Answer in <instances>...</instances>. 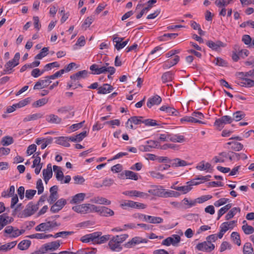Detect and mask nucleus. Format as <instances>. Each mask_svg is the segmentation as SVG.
Returning a JSON list of instances; mask_svg holds the SVG:
<instances>
[{
  "label": "nucleus",
  "instance_id": "1",
  "mask_svg": "<svg viewBox=\"0 0 254 254\" xmlns=\"http://www.w3.org/2000/svg\"><path fill=\"white\" fill-rule=\"evenodd\" d=\"M95 208V205L93 204L84 203L74 206L72 207V209L76 212L85 214L94 212Z\"/></svg>",
  "mask_w": 254,
  "mask_h": 254
},
{
  "label": "nucleus",
  "instance_id": "2",
  "mask_svg": "<svg viewBox=\"0 0 254 254\" xmlns=\"http://www.w3.org/2000/svg\"><path fill=\"white\" fill-rule=\"evenodd\" d=\"M121 206L124 209H126V207H130L132 208L143 209L146 207V205L144 203L135 202L132 200H127L123 201L121 203Z\"/></svg>",
  "mask_w": 254,
  "mask_h": 254
},
{
  "label": "nucleus",
  "instance_id": "3",
  "mask_svg": "<svg viewBox=\"0 0 254 254\" xmlns=\"http://www.w3.org/2000/svg\"><path fill=\"white\" fill-rule=\"evenodd\" d=\"M60 243L58 241L48 243L42 246V253H45L47 251H54L60 247Z\"/></svg>",
  "mask_w": 254,
  "mask_h": 254
},
{
  "label": "nucleus",
  "instance_id": "4",
  "mask_svg": "<svg viewBox=\"0 0 254 254\" xmlns=\"http://www.w3.org/2000/svg\"><path fill=\"white\" fill-rule=\"evenodd\" d=\"M214 248V245L212 243H209L207 240L206 241L198 243L196 246V249L198 250L206 252H210Z\"/></svg>",
  "mask_w": 254,
  "mask_h": 254
},
{
  "label": "nucleus",
  "instance_id": "5",
  "mask_svg": "<svg viewBox=\"0 0 254 254\" xmlns=\"http://www.w3.org/2000/svg\"><path fill=\"white\" fill-rule=\"evenodd\" d=\"M94 212H98L100 215L105 217L112 216L114 215V212L112 209L105 206H95Z\"/></svg>",
  "mask_w": 254,
  "mask_h": 254
},
{
  "label": "nucleus",
  "instance_id": "6",
  "mask_svg": "<svg viewBox=\"0 0 254 254\" xmlns=\"http://www.w3.org/2000/svg\"><path fill=\"white\" fill-rule=\"evenodd\" d=\"M181 238L178 235H173L172 237H168L162 242L163 245L167 246L172 244L173 246H176L180 242Z\"/></svg>",
  "mask_w": 254,
  "mask_h": 254
},
{
  "label": "nucleus",
  "instance_id": "7",
  "mask_svg": "<svg viewBox=\"0 0 254 254\" xmlns=\"http://www.w3.org/2000/svg\"><path fill=\"white\" fill-rule=\"evenodd\" d=\"M233 121L232 118L229 116H224L221 118L217 119L214 123V125L216 127L222 128L224 124H230Z\"/></svg>",
  "mask_w": 254,
  "mask_h": 254
},
{
  "label": "nucleus",
  "instance_id": "8",
  "mask_svg": "<svg viewBox=\"0 0 254 254\" xmlns=\"http://www.w3.org/2000/svg\"><path fill=\"white\" fill-rule=\"evenodd\" d=\"M38 208V204H34L32 202L29 203L23 211L24 216L28 217L33 215Z\"/></svg>",
  "mask_w": 254,
  "mask_h": 254
},
{
  "label": "nucleus",
  "instance_id": "9",
  "mask_svg": "<svg viewBox=\"0 0 254 254\" xmlns=\"http://www.w3.org/2000/svg\"><path fill=\"white\" fill-rule=\"evenodd\" d=\"M147 241L148 240L145 239H143L139 237H135L133 238L131 241L126 243L125 247L126 248H131L140 243H146Z\"/></svg>",
  "mask_w": 254,
  "mask_h": 254
},
{
  "label": "nucleus",
  "instance_id": "10",
  "mask_svg": "<svg viewBox=\"0 0 254 254\" xmlns=\"http://www.w3.org/2000/svg\"><path fill=\"white\" fill-rule=\"evenodd\" d=\"M108 245L110 249L113 251L120 252L122 250V247L114 237L109 241Z\"/></svg>",
  "mask_w": 254,
  "mask_h": 254
},
{
  "label": "nucleus",
  "instance_id": "11",
  "mask_svg": "<svg viewBox=\"0 0 254 254\" xmlns=\"http://www.w3.org/2000/svg\"><path fill=\"white\" fill-rule=\"evenodd\" d=\"M161 101V98L159 96L155 95L148 99L147 102V106L150 108L153 105L160 104Z\"/></svg>",
  "mask_w": 254,
  "mask_h": 254
},
{
  "label": "nucleus",
  "instance_id": "12",
  "mask_svg": "<svg viewBox=\"0 0 254 254\" xmlns=\"http://www.w3.org/2000/svg\"><path fill=\"white\" fill-rule=\"evenodd\" d=\"M90 69L93 74H100L106 72L105 66L100 67L99 65L93 64L90 66Z\"/></svg>",
  "mask_w": 254,
  "mask_h": 254
},
{
  "label": "nucleus",
  "instance_id": "13",
  "mask_svg": "<svg viewBox=\"0 0 254 254\" xmlns=\"http://www.w3.org/2000/svg\"><path fill=\"white\" fill-rule=\"evenodd\" d=\"M53 170L55 172L56 178L58 181H60L61 184H63V179L64 178V173L62 171L61 167L54 165Z\"/></svg>",
  "mask_w": 254,
  "mask_h": 254
},
{
  "label": "nucleus",
  "instance_id": "14",
  "mask_svg": "<svg viewBox=\"0 0 254 254\" xmlns=\"http://www.w3.org/2000/svg\"><path fill=\"white\" fill-rule=\"evenodd\" d=\"M206 44L210 48L215 51L218 50L221 47L225 46V45L220 41H217L216 42H214L212 41H208Z\"/></svg>",
  "mask_w": 254,
  "mask_h": 254
},
{
  "label": "nucleus",
  "instance_id": "15",
  "mask_svg": "<svg viewBox=\"0 0 254 254\" xmlns=\"http://www.w3.org/2000/svg\"><path fill=\"white\" fill-rule=\"evenodd\" d=\"M50 79L47 78L44 80H41L36 83L34 86V89H40L47 87L51 83Z\"/></svg>",
  "mask_w": 254,
  "mask_h": 254
},
{
  "label": "nucleus",
  "instance_id": "16",
  "mask_svg": "<svg viewBox=\"0 0 254 254\" xmlns=\"http://www.w3.org/2000/svg\"><path fill=\"white\" fill-rule=\"evenodd\" d=\"M55 142L58 144L63 145L65 147H69L70 144L68 143V141L70 140L69 137L66 136H60L59 137L55 138Z\"/></svg>",
  "mask_w": 254,
  "mask_h": 254
},
{
  "label": "nucleus",
  "instance_id": "17",
  "mask_svg": "<svg viewBox=\"0 0 254 254\" xmlns=\"http://www.w3.org/2000/svg\"><path fill=\"white\" fill-rule=\"evenodd\" d=\"M156 2V0H149L147 2V6L143 8L141 11L140 12V13L136 15V18L139 19L140 18L145 12L149 10L152 7L153 4L155 3Z\"/></svg>",
  "mask_w": 254,
  "mask_h": 254
},
{
  "label": "nucleus",
  "instance_id": "18",
  "mask_svg": "<svg viewBox=\"0 0 254 254\" xmlns=\"http://www.w3.org/2000/svg\"><path fill=\"white\" fill-rule=\"evenodd\" d=\"M46 120L49 123L60 124L62 123V120L58 116L54 114H51L46 117Z\"/></svg>",
  "mask_w": 254,
  "mask_h": 254
},
{
  "label": "nucleus",
  "instance_id": "19",
  "mask_svg": "<svg viewBox=\"0 0 254 254\" xmlns=\"http://www.w3.org/2000/svg\"><path fill=\"white\" fill-rule=\"evenodd\" d=\"M88 72L86 70H81L75 74L70 76V79L74 80H79L81 78H84L88 76Z\"/></svg>",
  "mask_w": 254,
  "mask_h": 254
},
{
  "label": "nucleus",
  "instance_id": "20",
  "mask_svg": "<svg viewBox=\"0 0 254 254\" xmlns=\"http://www.w3.org/2000/svg\"><path fill=\"white\" fill-rule=\"evenodd\" d=\"M85 193H79L72 196V199L70 201L71 204L79 203L83 201L85 197Z\"/></svg>",
  "mask_w": 254,
  "mask_h": 254
},
{
  "label": "nucleus",
  "instance_id": "21",
  "mask_svg": "<svg viewBox=\"0 0 254 254\" xmlns=\"http://www.w3.org/2000/svg\"><path fill=\"white\" fill-rule=\"evenodd\" d=\"M113 87L110 84L105 83L102 86H101L98 88V93L105 94L108 93H110L113 90Z\"/></svg>",
  "mask_w": 254,
  "mask_h": 254
},
{
  "label": "nucleus",
  "instance_id": "22",
  "mask_svg": "<svg viewBox=\"0 0 254 254\" xmlns=\"http://www.w3.org/2000/svg\"><path fill=\"white\" fill-rule=\"evenodd\" d=\"M160 110L162 111H165L170 115H174L175 116H178L179 112L173 107L167 106H162L160 107Z\"/></svg>",
  "mask_w": 254,
  "mask_h": 254
},
{
  "label": "nucleus",
  "instance_id": "23",
  "mask_svg": "<svg viewBox=\"0 0 254 254\" xmlns=\"http://www.w3.org/2000/svg\"><path fill=\"white\" fill-rule=\"evenodd\" d=\"M144 221L153 224H159L163 222V219L160 217H155L150 215L144 216Z\"/></svg>",
  "mask_w": 254,
  "mask_h": 254
},
{
  "label": "nucleus",
  "instance_id": "24",
  "mask_svg": "<svg viewBox=\"0 0 254 254\" xmlns=\"http://www.w3.org/2000/svg\"><path fill=\"white\" fill-rule=\"evenodd\" d=\"M87 131L84 130L75 136L69 137V139L72 142H80L83 139V138L85 137H86L87 135Z\"/></svg>",
  "mask_w": 254,
  "mask_h": 254
},
{
  "label": "nucleus",
  "instance_id": "25",
  "mask_svg": "<svg viewBox=\"0 0 254 254\" xmlns=\"http://www.w3.org/2000/svg\"><path fill=\"white\" fill-rule=\"evenodd\" d=\"M149 192L153 194H157L158 195L161 197H167L170 196H178L180 195V193L174 190H170L169 191H162L159 194H158V193H153V191L152 190H150Z\"/></svg>",
  "mask_w": 254,
  "mask_h": 254
},
{
  "label": "nucleus",
  "instance_id": "26",
  "mask_svg": "<svg viewBox=\"0 0 254 254\" xmlns=\"http://www.w3.org/2000/svg\"><path fill=\"white\" fill-rule=\"evenodd\" d=\"M35 229L36 231H50L49 221L46 220L45 222L40 224L35 228Z\"/></svg>",
  "mask_w": 254,
  "mask_h": 254
},
{
  "label": "nucleus",
  "instance_id": "27",
  "mask_svg": "<svg viewBox=\"0 0 254 254\" xmlns=\"http://www.w3.org/2000/svg\"><path fill=\"white\" fill-rule=\"evenodd\" d=\"M168 138L169 140L173 142H183L185 140V136L179 134L168 135Z\"/></svg>",
  "mask_w": 254,
  "mask_h": 254
},
{
  "label": "nucleus",
  "instance_id": "28",
  "mask_svg": "<svg viewBox=\"0 0 254 254\" xmlns=\"http://www.w3.org/2000/svg\"><path fill=\"white\" fill-rule=\"evenodd\" d=\"M169 163L171 164L173 167H179V166H185L188 165L187 162L185 161L181 160L179 158H176L169 160Z\"/></svg>",
  "mask_w": 254,
  "mask_h": 254
},
{
  "label": "nucleus",
  "instance_id": "29",
  "mask_svg": "<svg viewBox=\"0 0 254 254\" xmlns=\"http://www.w3.org/2000/svg\"><path fill=\"white\" fill-rule=\"evenodd\" d=\"M180 60V57L178 56H175L174 59L172 61H167L163 64V68L164 69L169 68L172 66L176 64Z\"/></svg>",
  "mask_w": 254,
  "mask_h": 254
},
{
  "label": "nucleus",
  "instance_id": "30",
  "mask_svg": "<svg viewBox=\"0 0 254 254\" xmlns=\"http://www.w3.org/2000/svg\"><path fill=\"white\" fill-rule=\"evenodd\" d=\"M211 198L212 196L210 195H202L201 197H198L193 200V201L190 203V205H195L196 203H201L211 199Z\"/></svg>",
  "mask_w": 254,
  "mask_h": 254
},
{
  "label": "nucleus",
  "instance_id": "31",
  "mask_svg": "<svg viewBox=\"0 0 254 254\" xmlns=\"http://www.w3.org/2000/svg\"><path fill=\"white\" fill-rule=\"evenodd\" d=\"M228 145H231V148L235 151H239L243 148V145L240 142L236 141L229 142Z\"/></svg>",
  "mask_w": 254,
  "mask_h": 254
},
{
  "label": "nucleus",
  "instance_id": "32",
  "mask_svg": "<svg viewBox=\"0 0 254 254\" xmlns=\"http://www.w3.org/2000/svg\"><path fill=\"white\" fill-rule=\"evenodd\" d=\"M174 73L172 71H169L164 73L161 77L163 83H166L173 80Z\"/></svg>",
  "mask_w": 254,
  "mask_h": 254
},
{
  "label": "nucleus",
  "instance_id": "33",
  "mask_svg": "<svg viewBox=\"0 0 254 254\" xmlns=\"http://www.w3.org/2000/svg\"><path fill=\"white\" fill-rule=\"evenodd\" d=\"M43 116V114L41 113L34 114L30 115H29V116L26 117L23 119V121L26 122H28V121H30L36 120L38 119H40V118H42Z\"/></svg>",
  "mask_w": 254,
  "mask_h": 254
},
{
  "label": "nucleus",
  "instance_id": "34",
  "mask_svg": "<svg viewBox=\"0 0 254 254\" xmlns=\"http://www.w3.org/2000/svg\"><path fill=\"white\" fill-rule=\"evenodd\" d=\"M237 212L239 213L241 212L240 207H233L232 208L225 216L226 220H228L233 218Z\"/></svg>",
  "mask_w": 254,
  "mask_h": 254
},
{
  "label": "nucleus",
  "instance_id": "35",
  "mask_svg": "<svg viewBox=\"0 0 254 254\" xmlns=\"http://www.w3.org/2000/svg\"><path fill=\"white\" fill-rule=\"evenodd\" d=\"M232 206L231 203H228L224 206L221 207L218 212V217L217 220H219L220 217L225 214L228 210H229Z\"/></svg>",
  "mask_w": 254,
  "mask_h": 254
},
{
  "label": "nucleus",
  "instance_id": "36",
  "mask_svg": "<svg viewBox=\"0 0 254 254\" xmlns=\"http://www.w3.org/2000/svg\"><path fill=\"white\" fill-rule=\"evenodd\" d=\"M92 201L96 203L109 205L111 204V201L107 199L106 198L102 197H96L92 200Z\"/></svg>",
  "mask_w": 254,
  "mask_h": 254
},
{
  "label": "nucleus",
  "instance_id": "37",
  "mask_svg": "<svg viewBox=\"0 0 254 254\" xmlns=\"http://www.w3.org/2000/svg\"><path fill=\"white\" fill-rule=\"evenodd\" d=\"M125 176L127 177V179L137 181L138 179L137 174L131 171L125 170Z\"/></svg>",
  "mask_w": 254,
  "mask_h": 254
},
{
  "label": "nucleus",
  "instance_id": "38",
  "mask_svg": "<svg viewBox=\"0 0 254 254\" xmlns=\"http://www.w3.org/2000/svg\"><path fill=\"white\" fill-rule=\"evenodd\" d=\"M231 237L232 239V241L234 243L237 244L238 246H240L241 244V242L240 240V236L238 233L236 232H233L232 233L231 235Z\"/></svg>",
  "mask_w": 254,
  "mask_h": 254
},
{
  "label": "nucleus",
  "instance_id": "39",
  "mask_svg": "<svg viewBox=\"0 0 254 254\" xmlns=\"http://www.w3.org/2000/svg\"><path fill=\"white\" fill-rule=\"evenodd\" d=\"M43 177L52 178L53 176V172L52 170V166L51 164H49L46 169L43 170Z\"/></svg>",
  "mask_w": 254,
  "mask_h": 254
},
{
  "label": "nucleus",
  "instance_id": "40",
  "mask_svg": "<svg viewBox=\"0 0 254 254\" xmlns=\"http://www.w3.org/2000/svg\"><path fill=\"white\" fill-rule=\"evenodd\" d=\"M254 252V249L250 243H246L243 247V253L244 254H252Z\"/></svg>",
  "mask_w": 254,
  "mask_h": 254
},
{
  "label": "nucleus",
  "instance_id": "41",
  "mask_svg": "<svg viewBox=\"0 0 254 254\" xmlns=\"http://www.w3.org/2000/svg\"><path fill=\"white\" fill-rule=\"evenodd\" d=\"M211 164L208 162L205 163L204 161H202L198 165L196 166V169L199 170H207L211 167Z\"/></svg>",
  "mask_w": 254,
  "mask_h": 254
},
{
  "label": "nucleus",
  "instance_id": "42",
  "mask_svg": "<svg viewBox=\"0 0 254 254\" xmlns=\"http://www.w3.org/2000/svg\"><path fill=\"white\" fill-rule=\"evenodd\" d=\"M15 188L13 186L10 187L8 191H4L2 192L1 196L4 197H8L14 195Z\"/></svg>",
  "mask_w": 254,
  "mask_h": 254
},
{
  "label": "nucleus",
  "instance_id": "43",
  "mask_svg": "<svg viewBox=\"0 0 254 254\" xmlns=\"http://www.w3.org/2000/svg\"><path fill=\"white\" fill-rule=\"evenodd\" d=\"M31 244L29 240H23L18 245V248L21 250H26Z\"/></svg>",
  "mask_w": 254,
  "mask_h": 254
},
{
  "label": "nucleus",
  "instance_id": "44",
  "mask_svg": "<svg viewBox=\"0 0 254 254\" xmlns=\"http://www.w3.org/2000/svg\"><path fill=\"white\" fill-rule=\"evenodd\" d=\"M49 51L48 47H44L40 51V52L37 54L35 57V59H42L43 58L45 57L47 54L48 52Z\"/></svg>",
  "mask_w": 254,
  "mask_h": 254
},
{
  "label": "nucleus",
  "instance_id": "45",
  "mask_svg": "<svg viewBox=\"0 0 254 254\" xmlns=\"http://www.w3.org/2000/svg\"><path fill=\"white\" fill-rule=\"evenodd\" d=\"M242 229L246 235L253 234L254 232V228L252 226L248 225L247 223L242 226Z\"/></svg>",
  "mask_w": 254,
  "mask_h": 254
},
{
  "label": "nucleus",
  "instance_id": "46",
  "mask_svg": "<svg viewBox=\"0 0 254 254\" xmlns=\"http://www.w3.org/2000/svg\"><path fill=\"white\" fill-rule=\"evenodd\" d=\"M245 117V114L242 111H237L233 114V120L237 122L240 121Z\"/></svg>",
  "mask_w": 254,
  "mask_h": 254
},
{
  "label": "nucleus",
  "instance_id": "47",
  "mask_svg": "<svg viewBox=\"0 0 254 254\" xmlns=\"http://www.w3.org/2000/svg\"><path fill=\"white\" fill-rule=\"evenodd\" d=\"M94 16L92 15L90 16H89L87 17L85 21H84L82 25V27H85V29L87 27H89L90 25L92 24L93 21L94 20Z\"/></svg>",
  "mask_w": 254,
  "mask_h": 254
},
{
  "label": "nucleus",
  "instance_id": "48",
  "mask_svg": "<svg viewBox=\"0 0 254 254\" xmlns=\"http://www.w3.org/2000/svg\"><path fill=\"white\" fill-rule=\"evenodd\" d=\"M73 231H62L55 234L54 236L55 238L61 237L62 238H66L67 236L72 235L73 234Z\"/></svg>",
  "mask_w": 254,
  "mask_h": 254
},
{
  "label": "nucleus",
  "instance_id": "49",
  "mask_svg": "<svg viewBox=\"0 0 254 254\" xmlns=\"http://www.w3.org/2000/svg\"><path fill=\"white\" fill-rule=\"evenodd\" d=\"M8 224L7 219L6 218V214H3L0 215V230H2L3 228Z\"/></svg>",
  "mask_w": 254,
  "mask_h": 254
},
{
  "label": "nucleus",
  "instance_id": "50",
  "mask_svg": "<svg viewBox=\"0 0 254 254\" xmlns=\"http://www.w3.org/2000/svg\"><path fill=\"white\" fill-rule=\"evenodd\" d=\"M102 235L101 232H96L88 234L90 241H94L96 243L99 237Z\"/></svg>",
  "mask_w": 254,
  "mask_h": 254
},
{
  "label": "nucleus",
  "instance_id": "51",
  "mask_svg": "<svg viewBox=\"0 0 254 254\" xmlns=\"http://www.w3.org/2000/svg\"><path fill=\"white\" fill-rule=\"evenodd\" d=\"M232 1L233 0H216L215 3L218 7H225Z\"/></svg>",
  "mask_w": 254,
  "mask_h": 254
},
{
  "label": "nucleus",
  "instance_id": "52",
  "mask_svg": "<svg viewBox=\"0 0 254 254\" xmlns=\"http://www.w3.org/2000/svg\"><path fill=\"white\" fill-rule=\"evenodd\" d=\"M174 189L178 191H182L183 192V193L185 194L190 191L191 190L192 188L189 185L182 187H177Z\"/></svg>",
  "mask_w": 254,
  "mask_h": 254
},
{
  "label": "nucleus",
  "instance_id": "53",
  "mask_svg": "<svg viewBox=\"0 0 254 254\" xmlns=\"http://www.w3.org/2000/svg\"><path fill=\"white\" fill-rule=\"evenodd\" d=\"M48 99L46 98H42L34 102L33 106L34 107H39L44 105L48 102Z\"/></svg>",
  "mask_w": 254,
  "mask_h": 254
},
{
  "label": "nucleus",
  "instance_id": "54",
  "mask_svg": "<svg viewBox=\"0 0 254 254\" xmlns=\"http://www.w3.org/2000/svg\"><path fill=\"white\" fill-rule=\"evenodd\" d=\"M1 142L3 146H7L12 144L13 142V140L12 137L6 136L3 137Z\"/></svg>",
  "mask_w": 254,
  "mask_h": 254
},
{
  "label": "nucleus",
  "instance_id": "55",
  "mask_svg": "<svg viewBox=\"0 0 254 254\" xmlns=\"http://www.w3.org/2000/svg\"><path fill=\"white\" fill-rule=\"evenodd\" d=\"M142 117L141 116H133L130 117V121L134 125H140L143 123Z\"/></svg>",
  "mask_w": 254,
  "mask_h": 254
},
{
  "label": "nucleus",
  "instance_id": "56",
  "mask_svg": "<svg viewBox=\"0 0 254 254\" xmlns=\"http://www.w3.org/2000/svg\"><path fill=\"white\" fill-rule=\"evenodd\" d=\"M65 72V69H61L59 71H57L54 74L51 75L50 76H48L46 77V78H48L50 79H54L58 77L61 76Z\"/></svg>",
  "mask_w": 254,
  "mask_h": 254
},
{
  "label": "nucleus",
  "instance_id": "57",
  "mask_svg": "<svg viewBox=\"0 0 254 254\" xmlns=\"http://www.w3.org/2000/svg\"><path fill=\"white\" fill-rule=\"evenodd\" d=\"M36 188L38 190V194H41L44 191V187L43 185L42 181L41 179L37 180L36 183Z\"/></svg>",
  "mask_w": 254,
  "mask_h": 254
},
{
  "label": "nucleus",
  "instance_id": "58",
  "mask_svg": "<svg viewBox=\"0 0 254 254\" xmlns=\"http://www.w3.org/2000/svg\"><path fill=\"white\" fill-rule=\"evenodd\" d=\"M234 50L235 51H233V54H232V59L235 62H237L238 60L239 59V56H240L239 54H237V51L240 50V47L238 45H235L234 47Z\"/></svg>",
  "mask_w": 254,
  "mask_h": 254
},
{
  "label": "nucleus",
  "instance_id": "59",
  "mask_svg": "<svg viewBox=\"0 0 254 254\" xmlns=\"http://www.w3.org/2000/svg\"><path fill=\"white\" fill-rule=\"evenodd\" d=\"M143 123L146 126H159V124L156 123V121L152 119H146L143 120Z\"/></svg>",
  "mask_w": 254,
  "mask_h": 254
},
{
  "label": "nucleus",
  "instance_id": "60",
  "mask_svg": "<svg viewBox=\"0 0 254 254\" xmlns=\"http://www.w3.org/2000/svg\"><path fill=\"white\" fill-rule=\"evenodd\" d=\"M232 246L228 242H223L220 246V251L221 252H224L227 249L230 250Z\"/></svg>",
  "mask_w": 254,
  "mask_h": 254
},
{
  "label": "nucleus",
  "instance_id": "61",
  "mask_svg": "<svg viewBox=\"0 0 254 254\" xmlns=\"http://www.w3.org/2000/svg\"><path fill=\"white\" fill-rule=\"evenodd\" d=\"M73 108L71 106H64L60 108L58 110V112L61 114H65L72 110Z\"/></svg>",
  "mask_w": 254,
  "mask_h": 254
},
{
  "label": "nucleus",
  "instance_id": "62",
  "mask_svg": "<svg viewBox=\"0 0 254 254\" xmlns=\"http://www.w3.org/2000/svg\"><path fill=\"white\" fill-rule=\"evenodd\" d=\"M30 101V98H27L20 101L18 103L15 104V107L21 108L26 105Z\"/></svg>",
  "mask_w": 254,
  "mask_h": 254
},
{
  "label": "nucleus",
  "instance_id": "63",
  "mask_svg": "<svg viewBox=\"0 0 254 254\" xmlns=\"http://www.w3.org/2000/svg\"><path fill=\"white\" fill-rule=\"evenodd\" d=\"M127 234H122L120 235H117L114 237L117 239V240L119 241V243L121 245L128 237Z\"/></svg>",
  "mask_w": 254,
  "mask_h": 254
},
{
  "label": "nucleus",
  "instance_id": "64",
  "mask_svg": "<svg viewBox=\"0 0 254 254\" xmlns=\"http://www.w3.org/2000/svg\"><path fill=\"white\" fill-rule=\"evenodd\" d=\"M36 149L37 146L35 144H31L28 147L26 153L28 155H30L36 152Z\"/></svg>",
  "mask_w": 254,
  "mask_h": 254
}]
</instances>
